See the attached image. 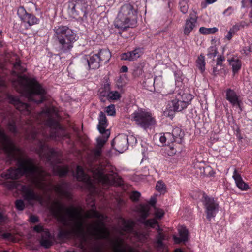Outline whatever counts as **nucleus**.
<instances>
[{
  "label": "nucleus",
  "instance_id": "4",
  "mask_svg": "<svg viewBox=\"0 0 252 252\" xmlns=\"http://www.w3.org/2000/svg\"><path fill=\"white\" fill-rule=\"evenodd\" d=\"M53 31L54 38L58 43L59 50L62 53L69 52L77 40L76 34L66 26L55 27Z\"/></svg>",
  "mask_w": 252,
  "mask_h": 252
},
{
  "label": "nucleus",
  "instance_id": "39",
  "mask_svg": "<svg viewBox=\"0 0 252 252\" xmlns=\"http://www.w3.org/2000/svg\"><path fill=\"white\" fill-rule=\"evenodd\" d=\"M156 189L161 193H164L166 192V186L162 181H159L157 183Z\"/></svg>",
  "mask_w": 252,
  "mask_h": 252
},
{
  "label": "nucleus",
  "instance_id": "28",
  "mask_svg": "<svg viewBox=\"0 0 252 252\" xmlns=\"http://www.w3.org/2000/svg\"><path fill=\"white\" fill-rule=\"evenodd\" d=\"M53 171L55 175L62 177L66 175L69 169L67 166L57 165L53 167Z\"/></svg>",
  "mask_w": 252,
  "mask_h": 252
},
{
  "label": "nucleus",
  "instance_id": "8",
  "mask_svg": "<svg viewBox=\"0 0 252 252\" xmlns=\"http://www.w3.org/2000/svg\"><path fill=\"white\" fill-rule=\"evenodd\" d=\"M192 99V96L188 93H178L175 98L170 101V106L174 111L180 112L186 109Z\"/></svg>",
  "mask_w": 252,
  "mask_h": 252
},
{
  "label": "nucleus",
  "instance_id": "42",
  "mask_svg": "<svg viewBox=\"0 0 252 252\" xmlns=\"http://www.w3.org/2000/svg\"><path fill=\"white\" fill-rule=\"evenodd\" d=\"M120 98V94L118 91H110L108 99L118 100Z\"/></svg>",
  "mask_w": 252,
  "mask_h": 252
},
{
  "label": "nucleus",
  "instance_id": "1",
  "mask_svg": "<svg viewBox=\"0 0 252 252\" xmlns=\"http://www.w3.org/2000/svg\"><path fill=\"white\" fill-rule=\"evenodd\" d=\"M51 210L58 220L66 227L60 230L59 238H78L82 249H84L88 237L108 239L113 252H134L122 238H109L110 233L103 222L105 217L95 209L93 208L84 213L81 207H65L60 201L55 200L51 205Z\"/></svg>",
  "mask_w": 252,
  "mask_h": 252
},
{
  "label": "nucleus",
  "instance_id": "19",
  "mask_svg": "<svg viewBox=\"0 0 252 252\" xmlns=\"http://www.w3.org/2000/svg\"><path fill=\"white\" fill-rule=\"evenodd\" d=\"M226 99L233 105L241 108L242 100L240 99L236 92L231 89H228L226 91Z\"/></svg>",
  "mask_w": 252,
  "mask_h": 252
},
{
  "label": "nucleus",
  "instance_id": "25",
  "mask_svg": "<svg viewBox=\"0 0 252 252\" xmlns=\"http://www.w3.org/2000/svg\"><path fill=\"white\" fill-rule=\"evenodd\" d=\"M179 233L180 237L176 236L173 237L174 241L176 243H180L181 242H186L188 241L189 232L188 229L185 227H181L179 229Z\"/></svg>",
  "mask_w": 252,
  "mask_h": 252
},
{
  "label": "nucleus",
  "instance_id": "3",
  "mask_svg": "<svg viewBox=\"0 0 252 252\" xmlns=\"http://www.w3.org/2000/svg\"><path fill=\"white\" fill-rule=\"evenodd\" d=\"M12 84L17 91L29 101L40 103L45 99L46 91L34 78L18 76Z\"/></svg>",
  "mask_w": 252,
  "mask_h": 252
},
{
  "label": "nucleus",
  "instance_id": "20",
  "mask_svg": "<svg viewBox=\"0 0 252 252\" xmlns=\"http://www.w3.org/2000/svg\"><path fill=\"white\" fill-rule=\"evenodd\" d=\"M197 22V17L195 13L189 15L188 19L186 20L185 25L184 33L185 35H189L195 26Z\"/></svg>",
  "mask_w": 252,
  "mask_h": 252
},
{
  "label": "nucleus",
  "instance_id": "60",
  "mask_svg": "<svg viewBox=\"0 0 252 252\" xmlns=\"http://www.w3.org/2000/svg\"><path fill=\"white\" fill-rule=\"evenodd\" d=\"M5 218L3 216V215L1 213H0V223L5 222Z\"/></svg>",
  "mask_w": 252,
  "mask_h": 252
},
{
  "label": "nucleus",
  "instance_id": "64",
  "mask_svg": "<svg viewBox=\"0 0 252 252\" xmlns=\"http://www.w3.org/2000/svg\"><path fill=\"white\" fill-rule=\"evenodd\" d=\"M245 25L246 24H245V22H242L240 23V24L239 25L240 26V28L241 27H244Z\"/></svg>",
  "mask_w": 252,
  "mask_h": 252
},
{
  "label": "nucleus",
  "instance_id": "2",
  "mask_svg": "<svg viewBox=\"0 0 252 252\" xmlns=\"http://www.w3.org/2000/svg\"><path fill=\"white\" fill-rule=\"evenodd\" d=\"M10 102L13 104L16 108L25 115L32 114V117L27 122V125L32 128V121L36 120L39 123H44V126L50 128H53L55 130L60 128V125L55 119L56 113L55 109L51 108H46L37 115L32 112L31 107L27 103H23L19 99L11 96L9 97Z\"/></svg>",
  "mask_w": 252,
  "mask_h": 252
},
{
  "label": "nucleus",
  "instance_id": "46",
  "mask_svg": "<svg viewBox=\"0 0 252 252\" xmlns=\"http://www.w3.org/2000/svg\"><path fill=\"white\" fill-rule=\"evenodd\" d=\"M15 206L18 210H23L25 207L24 201L21 199L16 200L15 202Z\"/></svg>",
  "mask_w": 252,
  "mask_h": 252
},
{
  "label": "nucleus",
  "instance_id": "56",
  "mask_svg": "<svg viewBox=\"0 0 252 252\" xmlns=\"http://www.w3.org/2000/svg\"><path fill=\"white\" fill-rule=\"evenodd\" d=\"M231 29L235 32H236L238 31H239L240 29V26L238 25H235L233 26Z\"/></svg>",
  "mask_w": 252,
  "mask_h": 252
},
{
  "label": "nucleus",
  "instance_id": "52",
  "mask_svg": "<svg viewBox=\"0 0 252 252\" xmlns=\"http://www.w3.org/2000/svg\"><path fill=\"white\" fill-rule=\"evenodd\" d=\"M155 215L156 218L160 219L164 215L163 211L161 209H157L155 212Z\"/></svg>",
  "mask_w": 252,
  "mask_h": 252
},
{
  "label": "nucleus",
  "instance_id": "49",
  "mask_svg": "<svg viewBox=\"0 0 252 252\" xmlns=\"http://www.w3.org/2000/svg\"><path fill=\"white\" fill-rule=\"evenodd\" d=\"M225 61V58L223 56H220L217 59L216 65L220 67H223V62Z\"/></svg>",
  "mask_w": 252,
  "mask_h": 252
},
{
  "label": "nucleus",
  "instance_id": "18",
  "mask_svg": "<svg viewBox=\"0 0 252 252\" xmlns=\"http://www.w3.org/2000/svg\"><path fill=\"white\" fill-rule=\"evenodd\" d=\"M143 54V49L136 48L131 51L123 53L121 55V59L125 61H133L139 58Z\"/></svg>",
  "mask_w": 252,
  "mask_h": 252
},
{
  "label": "nucleus",
  "instance_id": "21",
  "mask_svg": "<svg viewBox=\"0 0 252 252\" xmlns=\"http://www.w3.org/2000/svg\"><path fill=\"white\" fill-rule=\"evenodd\" d=\"M98 120L99 124L97 126V128L99 132L101 134H105L106 135V137H109L110 132L108 130L106 129L108 124L106 116L103 112H101L100 113Z\"/></svg>",
  "mask_w": 252,
  "mask_h": 252
},
{
  "label": "nucleus",
  "instance_id": "34",
  "mask_svg": "<svg viewBox=\"0 0 252 252\" xmlns=\"http://www.w3.org/2000/svg\"><path fill=\"white\" fill-rule=\"evenodd\" d=\"M218 29L216 27L205 28L204 27L199 28V32L202 34H209L216 32Z\"/></svg>",
  "mask_w": 252,
  "mask_h": 252
},
{
  "label": "nucleus",
  "instance_id": "40",
  "mask_svg": "<svg viewBox=\"0 0 252 252\" xmlns=\"http://www.w3.org/2000/svg\"><path fill=\"white\" fill-rule=\"evenodd\" d=\"M218 51L215 46H211L208 49L207 56L210 58H214L217 54Z\"/></svg>",
  "mask_w": 252,
  "mask_h": 252
},
{
  "label": "nucleus",
  "instance_id": "35",
  "mask_svg": "<svg viewBox=\"0 0 252 252\" xmlns=\"http://www.w3.org/2000/svg\"><path fill=\"white\" fill-rule=\"evenodd\" d=\"M149 207L148 205H141L140 207V213L141 218L144 220L149 215Z\"/></svg>",
  "mask_w": 252,
  "mask_h": 252
},
{
  "label": "nucleus",
  "instance_id": "11",
  "mask_svg": "<svg viewBox=\"0 0 252 252\" xmlns=\"http://www.w3.org/2000/svg\"><path fill=\"white\" fill-rule=\"evenodd\" d=\"M38 152L40 156L45 157L47 160L52 164L53 160L58 156L57 153L52 148L49 147L46 143L42 141L39 142V149Z\"/></svg>",
  "mask_w": 252,
  "mask_h": 252
},
{
  "label": "nucleus",
  "instance_id": "43",
  "mask_svg": "<svg viewBox=\"0 0 252 252\" xmlns=\"http://www.w3.org/2000/svg\"><path fill=\"white\" fill-rule=\"evenodd\" d=\"M14 69L19 71L20 72H23L26 70V68L21 65V62L19 60H16L14 64Z\"/></svg>",
  "mask_w": 252,
  "mask_h": 252
},
{
  "label": "nucleus",
  "instance_id": "62",
  "mask_svg": "<svg viewBox=\"0 0 252 252\" xmlns=\"http://www.w3.org/2000/svg\"><path fill=\"white\" fill-rule=\"evenodd\" d=\"M232 9L231 7H229L228 8V9H227L226 10H225L224 12H223V14H227V12L229 11H232Z\"/></svg>",
  "mask_w": 252,
  "mask_h": 252
},
{
  "label": "nucleus",
  "instance_id": "37",
  "mask_svg": "<svg viewBox=\"0 0 252 252\" xmlns=\"http://www.w3.org/2000/svg\"><path fill=\"white\" fill-rule=\"evenodd\" d=\"M91 155L93 160L99 159L101 156V148L97 147L91 151Z\"/></svg>",
  "mask_w": 252,
  "mask_h": 252
},
{
  "label": "nucleus",
  "instance_id": "29",
  "mask_svg": "<svg viewBox=\"0 0 252 252\" xmlns=\"http://www.w3.org/2000/svg\"><path fill=\"white\" fill-rule=\"evenodd\" d=\"M172 134L175 137V142L178 143H181L184 136V132L179 127L173 128Z\"/></svg>",
  "mask_w": 252,
  "mask_h": 252
},
{
  "label": "nucleus",
  "instance_id": "51",
  "mask_svg": "<svg viewBox=\"0 0 252 252\" xmlns=\"http://www.w3.org/2000/svg\"><path fill=\"white\" fill-rule=\"evenodd\" d=\"M223 69V67H220L219 66L216 65L213 68V74L214 76H216L220 73V71Z\"/></svg>",
  "mask_w": 252,
  "mask_h": 252
},
{
  "label": "nucleus",
  "instance_id": "10",
  "mask_svg": "<svg viewBox=\"0 0 252 252\" xmlns=\"http://www.w3.org/2000/svg\"><path fill=\"white\" fill-rule=\"evenodd\" d=\"M133 223L132 221L124 220L122 234H123L124 232L130 233L137 241L144 242L148 237V233L145 232L133 231Z\"/></svg>",
  "mask_w": 252,
  "mask_h": 252
},
{
  "label": "nucleus",
  "instance_id": "6",
  "mask_svg": "<svg viewBox=\"0 0 252 252\" xmlns=\"http://www.w3.org/2000/svg\"><path fill=\"white\" fill-rule=\"evenodd\" d=\"M4 185L9 189H17L21 192L24 199L29 204L33 205L35 202H38L40 204H43L44 199L40 194L35 192L33 184H28L26 185H20L17 182L14 181H6Z\"/></svg>",
  "mask_w": 252,
  "mask_h": 252
},
{
  "label": "nucleus",
  "instance_id": "33",
  "mask_svg": "<svg viewBox=\"0 0 252 252\" xmlns=\"http://www.w3.org/2000/svg\"><path fill=\"white\" fill-rule=\"evenodd\" d=\"M42 135L43 136H46L47 133H46V130H40L36 131L35 129H32V131L31 132L30 135L29 136V137H27L28 138H30V137H31V138L33 139H38L39 138L40 135Z\"/></svg>",
  "mask_w": 252,
  "mask_h": 252
},
{
  "label": "nucleus",
  "instance_id": "13",
  "mask_svg": "<svg viewBox=\"0 0 252 252\" xmlns=\"http://www.w3.org/2000/svg\"><path fill=\"white\" fill-rule=\"evenodd\" d=\"M34 230L38 233H41L40 244L46 248H49L53 244L52 237L47 229H44L41 225L34 226Z\"/></svg>",
  "mask_w": 252,
  "mask_h": 252
},
{
  "label": "nucleus",
  "instance_id": "59",
  "mask_svg": "<svg viewBox=\"0 0 252 252\" xmlns=\"http://www.w3.org/2000/svg\"><path fill=\"white\" fill-rule=\"evenodd\" d=\"M233 35H232L230 32H228V34L226 36V38H227L228 40H230L232 38Z\"/></svg>",
  "mask_w": 252,
  "mask_h": 252
},
{
  "label": "nucleus",
  "instance_id": "36",
  "mask_svg": "<svg viewBox=\"0 0 252 252\" xmlns=\"http://www.w3.org/2000/svg\"><path fill=\"white\" fill-rule=\"evenodd\" d=\"M105 90H100L99 91V95L100 97V99L101 101H105V99H104V97L107 98V99L109 98V94L110 92V88L109 85H107L106 86H105L104 88Z\"/></svg>",
  "mask_w": 252,
  "mask_h": 252
},
{
  "label": "nucleus",
  "instance_id": "9",
  "mask_svg": "<svg viewBox=\"0 0 252 252\" xmlns=\"http://www.w3.org/2000/svg\"><path fill=\"white\" fill-rule=\"evenodd\" d=\"M202 201L206 218L208 220H210L216 216L219 211V203L214 198L209 197L204 193L203 195Z\"/></svg>",
  "mask_w": 252,
  "mask_h": 252
},
{
  "label": "nucleus",
  "instance_id": "53",
  "mask_svg": "<svg viewBox=\"0 0 252 252\" xmlns=\"http://www.w3.org/2000/svg\"><path fill=\"white\" fill-rule=\"evenodd\" d=\"M168 149H170V152H168V154L169 155H174L176 153V150L172 147H171V146H168V147L166 149V150L167 151H168Z\"/></svg>",
  "mask_w": 252,
  "mask_h": 252
},
{
  "label": "nucleus",
  "instance_id": "17",
  "mask_svg": "<svg viewBox=\"0 0 252 252\" xmlns=\"http://www.w3.org/2000/svg\"><path fill=\"white\" fill-rule=\"evenodd\" d=\"M89 170L94 178L98 180V181L103 183H105L108 181V177L105 175L104 171L102 167L91 166Z\"/></svg>",
  "mask_w": 252,
  "mask_h": 252
},
{
  "label": "nucleus",
  "instance_id": "63",
  "mask_svg": "<svg viewBox=\"0 0 252 252\" xmlns=\"http://www.w3.org/2000/svg\"><path fill=\"white\" fill-rule=\"evenodd\" d=\"M242 2H244L245 3L249 2L252 6V0H243Z\"/></svg>",
  "mask_w": 252,
  "mask_h": 252
},
{
  "label": "nucleus",
  "instance_id": "27",
  "mask_svg": "<svg viewBox=\"0 0 252 252\" xmlns=\"http://www.w3.org/2000/svg\"><path fill=\"white\" fill-rule=\"evenodd\" d=\"M80 5L78 4V1H72L70 2L68 4V10L70 14L74 17H79V9Z\"/></svg>",
  "mask_w": 252,
  "mask_h": 252
},
{
  "label": "nucleus",
  "instance_id": "54",
  "mask_svg": "<svg viewBox=\"0 0 252 252\" xmlns=\"http://www.w3.org/2000/svg\"><path fill=\"white\" fill-rule=\"evenodd\" d=\"M30 221L31 222L35 223V222L38 221V218L36 216H31L30 217Z\"/></svg>",
  "mask_w": 252,
  "mask_h": 252
},
{
  "label": "nucleus",
  "instance_id": "15",
  "mask_svg": "<svg viewBox=\"0 0 252 252\" xmlns=\"http://www.w3.org/2000/svg\"><path fill=\"white\" fill-rule=\"evenodd\" d=\"M144 224L146 226H149L151 227H154L155 225H157V228L156 229L158 231V234L156 237V243L157 247L161 248L163 247V244L162 241L165 239V235L162 233V230L160 228L159 225L158 224L157 221L155 219H151L144 221Z\"/></svg>",
  "mask_w": 252,
  "mask_h": 252
},
{
  "label": "nucleus",
  "instance_id": "30",
  "mask_svg": "<svg viewBox=\"0 0 252 252\" xmlns=\"http://www.w3.org/2000/svg\"><path fill=\"white\" fill-rule=\"evenodd\" d=\"M195 168L197 169V172L202 176H211L212 169L209 166L204 167V166L197 165Z\"/></svg>",
  "mask_w": 252,
  "mask_h": 252
},
{
  "label": "nucleus",
  "instance_id": "55",
  "mask_svg": "<svg viewBox=\"0 0 252 252\" xmlns=\"http://www.w3.org/2000/svg\"><path fill=\"white\" fill-rule=\"evenodd\" d=\"M159 140L160 142L162 143H165L167 142L165 133H164L163 136H160Z\"/></svg>",
  "mask_w": 252,
  "mask_h": 252
},
{
  "label": "nucleus",
  "instance_id": "48",
  "mask_svg": "<svg viewBox=\"0 0 252 252\" xmlns=\"http://www.w3.org/2000/svg\"><path fill=\"white\" fill-rule=\"evenodd\" d=\"M165 135L167 139V143L168 144L175 141V137H173L172 133L167 132L165 133Z\"/></svg>",
  "mask_w": 252,
  "mask_h": 252
},
{
  "label": "nucleus",
  "instance_id": "24",
  "mask_svg": "<svg viewBox=\"0 0 252 252\" xmlns=\"http://www.w3.org/2000/svg\"><path fill=\"white\" fill-rule=\"evenodd\" d=\"M87 62L90 68L95 69L98 68L100 66L101 63L97 54L90 55L89 58H87Z\"/></svg>",
  "mask_w": 252,
  "mask_h": 252
},
{
  "label": "nucleus",
  "instance_id": "12",
  "mask_svg": "<svg viewBox=\"0 0 252 252\" xmlns=\"http://www.w3.org/2000/svg\"><path fill=\"white\" fill-rule=\"evenodd\" d=\"M72 174L74 176H75L78 181H82L85 184L86 188L89 191L92 192L95 190V187L92 180L89 176L84 173L82 168L80 166H77L75 175L73 172Z\"/></svg>",
  "mask_w": 252,
  "mask_h": 252
},
{
  "label": "nucleus",
  "instance_id": "61",
  "mask_svg": "<svg viewBox=\"0 0 252 252\" xmlns=\"http://www.w3.org/2000/svg\"><path fill=\"white\" fill-rule=\"evenodd\" d=\"M216 0H206V2L208 4H211L215 2Z\"/></svg>",
  "mask_w": 252,
  "mask_h": 252
},
{
  "label": "nucleus",
  "instance_id": "58",
  "mask_svg": "<svg viewBox=\"0 0 252 252\" xmlns=\"http://www.w3.org/2000/svg\"><path fill=\"white\" fill-rule=\"evenodd\" d=\"M128 68L126 66L124 65L122 66L121 68V71L122 72H127Z\"/></svg>",
  "mask_w": 252,
  "mask_h": 252
},
{
  "label": "nucleus",
  "instance_id": "38",
  "mask_svg": "<svg viewBox=\"0 0 252 252\" xmlns=\"http://www.w3.org/2000/svg\"><path fill=\"white\" fill-rule=\"evenodd\" d=\"M179 6L181 11L183 14H186L188 11V4L186 0H182L179 2Z\"/></svg>",
  "mask_w": 252,
  "mask_h": 252
},
{
  "label": "nucleus",
  "instance_id": "7",
  "mask_svg": "<svg viewBox=\"0 0 252 252\" xmlns=\"http://www.w3.org/2000/svg\"><path fill=\"white\" fill-rule=\"evenodd\" d=\"M131 120L144 130L151 128L156 124V119L152 113L143 108L135 110L131 115Z\"/></svg>",
  "mask_w": 252,
  "mask_h": 252
},
{
  "label": "nucleus",
  "instance_id": "50",
  "mask_svg": "<svg viewBox=\"0 0 252 252\" xmlns=\"http://www.w3.org/2000/svg\"><path fill=\"white\" fill-rule=\"evenodd\" d=\"M140 193L138 191H133L130 195V198L133 201H137L139 199Z\"/></svg>",
  "mask_w": 252,
  "mask_h": 252
},
{
  "label": "nucleus",
  "instance_id": "23",
  "mask_svg": "<svg viewBox=\"0 0 252 252\" xmlns=\"http://www.w3.org/2000/svg\"><path fill=\"white\" fill-rule=\"evenodd\" d=\"M233 178L235 180L237 187L241 190H247L249 189V185L244 182L241 175L238 173L236 169L234 171Z\"/></svg>",
  "mask_w": 252,
  "mask_h": 252
},
{
  "label": "nucleus",
  "instance_id": "57",
  "mask_svg": "<svg viewBox=\"0 0 252 252\" xmlns=\"http://www.w3.org/2000/svg\"><path fill=\"white\" fill-rule=\"evenodd\" d=\"M2 237L4 238L10 239L11 237V235L9 233H5L2 234Z\"/></svg>",
  "mask_w": 252,
  "mask_h": 252
},
{
  "label": "nucleus",
  "instance_id": "47",
  "mask_svg": "<svg viewBox=\"0 0 252 252\" xmlns=\"http://www.w3.org/2000/svg\"><path fill=\"white\" fill-rule=\"evenodd\" d=\"M106 112L109 115L113 116L115 114V108L114 105H110L107 107Z\"/></svg>",
  "mask_w": 252,
  "mask_h": 252
},
{
  "label": "nucleus",
  "instance_id": "44",
  "mask_svg": "<svg viewBox=\"0 0 252 252\" xmlns=\"http://www.w3.org/2000/svg\"><path fill=\"white\" fill-rule=\"evenodd\" d=\"M8 128L9 131L13 133H16L18 132L15 126V122L13 120L9 122L8 124Z\"/></svg>",
  "mask_w": 252,
  "mask_h": 252
},
{
  "label": "nucleus",
  "instance_id": "16",
  "mask_svg": "<svg viewBox=\"0 0 252 252\" xmlns=\"http://www.w3.org/2000/svg\"><path fill=\"white\" fill-rule=\"evenodd\" d=\"M115 143V149L120 153H123L128 148V138L124 134H122L114 139L113 144Z\"/></svg>",
  "mask_w": 252,
  "mask_h": 252
},
{
  "label": "nucleus",
  "instance_id": "22",
  "mask_svg": "<svg viewBox=\"0 0 252 252\" xmlns=\"http://www.w3.org/2000/svg\"><path fill=\"white\" fill-rule=\"evenodd\" d=\"M78 3L80 9L79 12V18L84 20L87 18V14L90 8V1L89 0H82L78 1Z\"/></svg>",
  "mask_w": 252,
  "mask_h": 252
},
{
  "label": "nucleus",
  "instance_id": "5",
  "mask_svg": "<svg viewBox=\"0 0 252 252\" xmlns=\"http://www.w3.org/2000/svg\"><path fill=\"white\" fill-rule=\"evenodd\" d=\"M138 9L130 3L123 5L115 20L116 28L126 29L135 27L137 22Z\"/></svg>",
  "mask_w": 252,
  "mask_h": 252
},
{
  "label": "nucleus",
  "instance_id": "45",
  "mask_svg": "<svg viewBox=\"0 0 252 252\" xmlns=\"http://www.w3.org/2000/svg\"><path fill=\"white\" fill-rule=\"evenodd\" d=\"M242 54L246 55H249L251 53H252V45H249L245 46L241 51Z\"/></svg>",
  "mask_w": 252,
  "mask_h": 252
},
{
  "label": "nucleus",
  "instance_id": "26",
  "mask_svg": "<svg viewBox=\"0 0 252 252\" xmlns=\"http://www.w3.org/2000/svg\"><path fill=\"white\" fill-rule=\"evenodd\" d=\"M97 55L99 57L101 63H107L111 56L110 52L107 49L100 50Z\"/></svg>",
  "mask_w": 252,
  "mask_h": 252
},
{
  "label": "nucleus",
  "instance_id": "41",
  "mask_svg": "<svg viewBox=\"0 0 252 252\" xmlns=\"http://www.w3.org/2000/svg\"><path fill=\"white\" fill-rule=\"evenodd\" d=\"M103 134L104 137H98L97 138V148H101L102 146H103L109 137H106V135L105 134Z\"/></svg>",
  "mask_w": 252,
  "mask_h": 252
},
{
  "label": "nucleus",
  "instance_id": "31",
  "mask_svg": "<svg viewBox=\"0 0 252 252\" xmlns=\"http://www.w3.org/2000/svg\"><path fill=\"white\" fill-rule=\"evenodd\" d=\"M196 66L201 71V72H203L205 69V62L204 57L200 55L199 56L196 61Z\"/></svg>",
  "mask_w": 252,
  "mask_h": 252
},
{
  "label": "nucleus",
  "instance_id": "32",
  "mask_svg": "<svg viewBox=\"0 0 252 252\" xmlns=\"http://www.w3.org/2000/svg\"><path fill=\"white\" fill-rule=\"evenodd\" d=\"M229 61V64L232 66L234 73L237 72L241 67V61L237 59H233Z\"/></svg>",
  "mask_w": 252,
  "mask_h": 252
},
{
  "label": "nucleus",
  "instance_id": "14",
  "mask_svg": "<svg viewBox=\"0 0 252 252\" xmlns=\"http://www.w3.org/2000/svg\"><path fill=\"white\" fill-rule=\"evenodd\" d=\"M17 15L23 23H27L29 26H32L38 23V19L33 14L28 13L23 6L18 8Z\"/></svg>",
  "mask_w": 252,
  "mask_h": 252
}]
</instances>
